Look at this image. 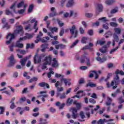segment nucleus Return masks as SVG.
<instances>
[{
  "mask_svg": "<svg viewBox=\"0 0 124 124\" xmlns=\"http://www.w3.org/2000/svg\"><path fill=\"white\" fill-rule=\"evenodd\" d=\"M121 80H120V77L119 75H116L113 78V80L111 82L110 86L112 87L113 90H115L118 88V86L120 85Z\"/></svg>",
  "mask_w": 124,
  "mask_h": 124,
  "instance_id": "1",
  "label": "nucleus"
},
{
  "mask_svg": "<svg viewBox=\"0 0 124 124\" xmlns=\"http://www.w3.org/2000/svg\"><path fill=\"white\" fill-rule=\"evenodd\" d=\"M87 55H88V53L86 52H85L84 55H82L81 57L80 62L81 63H84V62H85V60H86L87 65H88V66H91L92 64H91V62H90V59L87 57V56H86Z\"/></svg>",
  "mask_w": 124,
  "mask_h": 124,
  "instance_id": "2",
  "label": "nucleus"
},
{
  "mask_svg": "<svg viewBox=\"0 0 124 124\" xmlns=\"http://www.w3.org/2000/svg\"><path fill=\"white\" fill-rule=\"evenodd\" d=\"M46 55L45 54H36L34 57V63H39L41 62V59L45 58Z\"/></svg>",
  "mask_w": 124,
  "mask_h": 124,
  "instance_id": "3",
  "label": "nucleus"
},
{
  "mask_svg": "<svg viewBox=\"0 0 124 124\" xmlns=\"http://www.w3.org/2000/svg\"><path fill=\"white\" fill-rule=\"evenodd\" d=\"M55 78H61L60 79L61 83H62V81H63L65 86H67V79L64 78V76L58 73H56L55 75Z\"/></svg>",
  "mask_w": 124,
  "mask_h": 124,
  "instance_id": "4",
  "label": "nucleus"
},
{
  "mask_svg": "<svg viewBox=\"0 0 124 124\" xmlns=\"http://www.w3.org/2000/svg\"><path fill=\"white\" fill-rule=\"evenodd\" d=\"M70 32L72 35L74 34V38H76L77 35H78V30L76 29V26L73 25L71 28L69 29Z\"/></svg>",
  "mask_w": 124,
  "mask_h": 124,
  "instance_id": "5",
  "label": "nucleus"
},
{
  "mask_svg": "<svg viewBox=\"0 0 124 124\" xmlns=\"http://www.w3.org/2000/svg\"><path fill=\"white\" fill-rule=\"evenodd\" d=\"M44 64L51 65L52 62V56H51V55L46 56L44 59Z\"/></svg>",
  "mask_w": 124,
  "mask_h": 124,
  "instance_id": "6",
  "label": "nucleus"
},
{
  "mask_svg": "<svg viewBox=\"0 0 124 124\" xmlns=\"http://www.w3.org/2000/svg\"><path fill=\"white\" fill-rule=\"evenodd\" d=\"M10 63L8 66L11 67V66H13L16 63V60L14 59V55L13 54H11L10 58Z\"/></svg>",
  "mask_w": 124,
  "mask_h": 124,
  "instance_id": "7",
  "label": "nucleus"
},
{
  "mask_svg": "<svg viewBox=\"0 0 124 124\" xmlns=\"http://www.w3.org/2000/svg\"><path fill=\"white\" fill-rule=\"evenodd\" d=\"M9 36H11V38H10V40L9 41H7L6 42V45H8V44H10V43H11V41H12V39H14L15 38V35H14V34H11V33H9L6 37V38L7 39H8V37Z\"/></svg>",
  "mask_w": 124,
  "mask_h": 124,
  "instance_id": "8",
  "label": "nucleus"
},
{
  "mask_svg": "<svg viewBox=\"0 0 124 124\" xmlns=\"http://www.w3.org/2000/svg\"><path fill=\"white\" fill-rule=\"evenodd\" d=\"M113 40H112V46H115V45H116V42H119V36L116 33H114L113 34Z\"/></svg>",
  "mask_w": 124,
  "mask_h": 124,
  "instance_id": "9",
  "label": "nucleus"
},
{
  "mask_svg": "<svg viewBox=\"0 0 124 124\" xmlns=\"http://www.w3.org/2000/svg\"><path fill=\"white\" fill-rule=\"evenodd\" d=\"M52 63L51 64L52 67H54L55 68L58 67L59 65H60V64L59 63V62H58V60H57L56 58H53L52 59Z\"/></svg>",
  "mask_w": 124,
  "mask_h": 124,
  "instance_id": "10",
  "label": "nucleus"
},
{
  "mask_svg": "<svg viewBox=\"0 0 124 124\" xmlns=\"http://www.w3.org/2000/svg\"><path fill=\"white\" fill-rule=\"evenodd\" d=\"M55 9H56V8L55 7H51V11L52 13H50L49 14V17H55V16H58V15H59V14H58V13H57V12L55 11Z\"/></svg>",
  "mask_w": 124,
  "mask_h": 124,
  "instance_id": "11",
  "label": "nucleus"
},
{
  "mask_svg": "<svg viewBox=\"0 0 124 124\" xmlns=\"http://www.w3.org/2000/svg\"><path fill=\"white\" fill-rule=\"evenodd\" d=\"M72 117L73 119H77L78 116V113H77L78 112L77 108H72Z\"/></svg>",
  "mask_w": 124,
  "mask_h": 124,
  "instance_id": "12",
  "label": "nucleus"
},
{
  "mask_svg": "<svg viewBox=\"0 0 124 124\" xmlns=\"http://www.w3.org/2000/svg\"><path fill=\"white\" fill-rule=\"evenodd\" d=\"M31 56L29 55L28 56L26 57L25 58L21 59L20 60V63L22 65V66H25V62H27V61H28V60H29V59H30V58H31Z\"/></svg>",
  "mask_w": 124,
  "mask_h": 124,
  "instance_id": "13",
  "label": "nucleus"
},
{
  "mask_svg": "<svg viewBox=\"0 0 124 124\" xmlns=\"http://www.w3.org/2000/svg\"><path fill=\"white\" fill-rule=\"evenodd\" d=\"M23 31V26L22 25H19L16 26V30L15 31V34H19L21 31Z\"/></svg>",
  "mask_w": 124,
  "mask_h": 124,
  "instance_id": "14",
  "label": "nucleus"
},
{
  "mask_svg": "<svg viewBox=\"0 0 124 124\" xmlns=\"http://www.w3.org/2000/svg\"><path fill=\"white\" fill-rule=\"evenodd\" d=\"M96 60L97 62H99L100 63H103V62H105L107 61V58L106 57L101 58L100 57L98 56L96 58Z\"/></svg>",
  "mask_w": 124,
  "mask_h": 124,
  "instance_id": "15",
  "label": "nucleus"
},
{
  "mask_svg": "<svg viewBox=\"0 0 124 124\" xmlns=\"http://www.w3.org/2000/svg\"><path fill=\"white\" fill-rule=\"evenodd\" d=\"M39 86L42 88H45V87H46V89H50V85H49L48 83L44 82L39 83Z\"/></svg>",
  "mask_w": 124,
  "mask_h": 124,
  "instance_id": "16",
  "label": "nucleus"
},
{
  "mask_svg": "<svg viewBox=\"0 0 124 124\" xmlns=\"http://www.w3.org/2000/svg\"><path fill=\"white\" fill-rule=\"evenodd\" d=\"M103 9V6H102V4H98L97 7L96 9V13L102 12Z\"/></svg>",
  "mask_w": 124,
  "mask_h": 124,
  "instance_id": "17",
  "label": "nucleus"
},
{
  "mask_svg": "<svg viewBox=\"0 0 124 124\" xmlns=\"http://www.w3.org/2000/svg\"><path fill=\"white\" fill-rule=\"evenodd\" d=\"M115 2H116V0H106L105 1V3L108 5H111L115 3Z\"/></svg>",
  "mask_w": 124,
  "mask_h": 124,
  "instance_id": "18",
  "label": "nucleus"
},
{
  "mask_svg": "<svg viewBox=\"0 0 124 124\" xmlns=\"http://www.w3.org/2000/svg\"><path fill=\"white\" fill-rule=\"evenodd\" d=\"M49 30L52 33H54V32H57L58 31H59V29L57 27H49Z\"/></svg>",
  "mask_w": 124,
  "mask_h": 124,
  "instance_id": "19",
  "label": "nucleus"
},
{
  "mask_svg": "<svg viewBox=\"0 0 124 124\" xmlns=\"http://www.w3.org/2000/svg\"><path fill=\"white\" fill-rule=\"evenodd\" d=\"M99 51L100 52H101V53H102L103 54H105V53L107 52V46H104L102 47V48H100L99 49Z\"/></svg>",
  "mask_w": 124,
  "mask_h": 124,
  "instance_id": "20",
  "label": "nucleus"
},
{
  "mask_svg": "<svg viewBox=\"0 0 124 124\" xmlns=\"http://www.w3.org/2000/svg\"><path fill=\"white\" fill-rule=\"evenodd\" d=\"M25 36H24L25 37H26V40H27V39H31V38H32V37H33V34H30L29 33H26L25 34Z\"/></svg>",
  "mask_w": 124,
  "mask_h": 124,
  "instance_id": "21",
  "label": "nucleus"
},
{
  "mask_svg": "<svg viewBox=\"0 0 124 124\" xmlns=\"http://www.w3.org/2000/svg\"><path fill=\"white\" fill-rule=\"evenodd\" d=\"M74 0H69L68 3H67V7H71L73 4H74Z\"/></svg>",
  "mask_w": 124,
  "mask_h": 124,
  "instance_id": "22",
  "label": "nucleus"
},
{
  "mask_svg": "<svg viewBox=\"0 0 124 124\" xmlns=\"http://www.w3.org/2000/svg\"><path fill=\"white\" fill-rule=\"evenodd\" d=\"M86 87H90V88H95L96 84H94L93 82H89L87 83Z\"/></svg>",
  "mask_w": 124,
  "mask_h": 124,
  "instance_id": "23",
  "label": "nucleus"
},
{
  "mask_svg": "<svg viewBox=\"0 0 124 124\" xmlns=\"http://www.w3.org/2000/svg\"><path fill=\"white\" fill-rule=\"evenodd\" d=\"M73 104L74 105H76L77 106V108L78 110L81 109V103H78L77 102V101H75L74 102H73Z\"/></svg>",
  "mask_w": 124,
  "mask_h": 124,
  "instance_id": "24",
  "label": "nucleus"
},
{
  "mask_svg": "<svg viewBox=\"0 0 124 124\" xmlns=\"http://www.w3.org/2000/svg\"><path fill=\"white\" fill-rule=\"evenodd\" d=\"M6 15H10L12 17L14 16V14L12 11H10L9 9H6L5 11Z\"/></svg>",
  "mask_w": 124,
  "mask_h": 124,
  "instance_id": "25",
  "label": "nucleus"
},
{
  "mask_svg": "<svg viewBox=\"0 0 124 124\" xmlns=\"http://www.w3.org/2000/svg\"><path fill=\"white\" fill-rule=\"evenodd\" d=\"M112 103V99L109 97H108V101L106 102V105L107 106H110Z\"/></svg>",
  "mask_w": 124,
  "mask_h": 124,
  "instance_id": "26",
  "label": "nucleus"
},
{
  "mask_svg": "<svg viewBox=\"0 0 124 124\" xmlns=\"http://www.w3.org/2000/svg\"><path fill=\"white\" fill-rule=\"evenodd\" d=\"M118 74H120V75L124 76V72L122 70L120 71L119 69H117L116 71H115V75H118Z\"/></svg>",
  "mask_w": 124,
  "mask_h": 124,
  "instance_id": "27",
  "label": "nucleus"
},
{
  "mask_svg": "<svg viewBox=\"0 0 124 124\" xmlns=\"http://www.w3.org/2000/svg\"><path fill=\"white\" fill-rule=\"evenodd\" d=\"M114 31L116 34H120L122 32V29L119 28H114Z\"/></svg>",
  "mask_w": 124,
  "mask_h": 124,
  "instance_id": "28",
  "label": "nucleus"
},
{
  "mask_svg": "<svg viewBox=\"0 0 124 124\" xmlns=\"http://www.w3.org/2000/svg\"><path fill=\"white\" fill-rule=\"evenodd\" d=\"M73 102V99H71L70 98H68L67 101H66V105L68 106H70L72 103Z\"/></svg>",
  "mask_w": 124,
  "mask_h": 124,
  "instance_id": "29",
  "label": "nucleus"
},
{
  "mask_svg": "<svg viewBox=\"0 0 124 124\" xmlns=\"http://www.w3.org/2000/svg\"><path fill=\"white\" fill-rule=\"evenodd\" d=\"M16 47H17L18 48H20L22 49V48L24 47V44L20 43V42H17L16 44Z\"/></svg>",
  "mask_w": 124,
  "mask_h": 124,
  "instance_id": "30",
  "label": "nucleus"
},
{
  "mask_svg": "<svg viewBox=\"0 0 124 124\" xmlns=\"http://www.w3.org/2000/svg\"><path fill=\"white\" fill-rule=\"evenodd\" d=\"M38 25V21H35L33 25V29L35 30L34 31V32H37V31H38V28L36 27H37Z\"/></svg>",
  "mask_w": 124,
  "mask_h": 124,
  "instance_id": "31",
  "label": "nucleus"
},
{
  "mask_svg": "<svg viewBox=\"0 0 124 124\" xmlns=\"http://www.w3.org/2000/svg\"><path fill=\"white\" fill-rule=\"evenodd\" d=\"M118 103H119V104H122L123 103H124V96H121L120 97H119L118 99Z\"/></svg>",
  "mask_w": 124,
  "mask_h": 124,
  "instance_id": "32",
  "label": "nucleus"
},
{
  "mask_svg": "<svg viewBox=\"0 0 124 124\" xmlns=\"http://www.w3.org/2000/svg\"><path fill=\"white\" fill-rule=\"evenodd\" d=\"M34 47V44L32 43L31 44H27L26 46V49H29V48H30V49H32Z\"/></svg>",
  "mask_w": 124,
  "mask_h": 124,
  "instance_id": "33",
  "label": "nucleus"
},
{
  "mask_svg": "<svg viewBox=\"0 0 124 124\" xmlns=\"http://www.w3.org/2000/svg\"><path fill=\"white\" fill-rule=\"evenodd\" d=\"M78 42H79V40H76L72 44V45L70 46V48H74V47H75V46H76V45H77V44H78Z\"/></svg>",
  "mask_w": 124,
  "mask_h": 124,
  "instance_id": "34",
  "label": "nucleus"
},
{
  "mask_svg": "<svg viewBox=\"0 0 124 124\" xmlns=\"http://www.w3.org/2000/svg\"><path fill=\"white\" fill-rule=\"evenodd\" d=\"M90 50V51H93V48L90 47L89 46H85L82 48V50Z\"/></svg>",
  "mask_w": 124,
  "mask_h": 124,
  "instance_id": "35",
  "label": "nucleus"
},
{
  "mask_svg": "<svg viewBox=\"0 0 124 124\" xmlns=\"http://www.w3.org/2000/svg\"><path fill=\"white\" fill-rule=\"evenodd\" d=\"M16 6V2H14L10 7V9L13 10L14 13H16V11L15 10V6Z\"/></svg>",
  "mask_w": 124,
  "mask_h": 124,
  "instance_id": "36",
  "label": "nucleus"
},
{
  "mask_svg": "<svg viewBox=\"0 0 124 124\" xmlns=\"http://www.w3.org/2000/svg\"><path fill=\"white\" fill-rule=\"evenodd\" d=\"M109 25L111 27H113L114 28H117L119 26L116 22H112L109 23Z\"/></svg>",
  "mask_w": 124,
  "mask_h": 124,
  "instance_id": "37",
  "label": "nucleus"
},
{
  "mask_svg": "<svg viewBox=\"0 0 124 124\" xmlns=\"http://www.w3.org/2000/svg\"><path fill=\"white\" fill-rule=\"evenodd\" d=\"M87 40H88V38L83 37L81 39V43L82 44H86L87 43Z\"/></svg>",
  "mask_w": 124,
  "mask_h": 124,
  "instance_id": "38",
  "label": "nucleus"
},
{
  "mask_svg": "<svg viewBox=\"0 0 124 124\" xmlns=\"http://www.w3.org/2000/svg\"><path fill=\"white\" fill-rule=\"evenodd\" d=\"M33 9V4H31L29 6V9H28V13H31V12L32 11Z\"/></svg>",
  "mask_w": 124,
  "mask_h": 124,
  "instance_id": "39",
  "label": "nucleus"
},
{
  "mask_svg": "<svg viewBox=\"0 0 124 124\" xmlns=\"http://www.w3.org/2000/svg\"><path fill=\"white\" fill-rule=\"evenodd\" d=\"M27 100V98L25 96H23L19 99V103H23V102H25Z\"/></svg>",
  "mask_w": 124,
  "mask_h": 124,
  "instance_id": "40",
  "label": "nucleus"
},
{
  "mask_svg": "<svg viewBox=\"0 0 124 124\" xmlns=\"http://www.w3.org/2000/svg\"><path fill=\"white\" fill-rule=\"evenodd\" d=\"M99 21H101L103 23H105V22H108V19L106 18V17H102L101 18H99Z\"/></svg>",
  "mask_w": 124,
  "mask_h": 124,
  "instance_id": "41",
  "label": "nucleus"
},
{
  "mask_svg": "<svg viewBox=\"0 0 124 124\" xmlns=\"http://www.w3.org/2000/svg\"><path fill=\"white\" fill-rule=\"evenodd\" d=\"M62 82H60V81H56V83L55 84V88H58V87H62Z\"/></svg>",
  "mask_w": 124,
  "mask_h": 124,
  "instance_id": "42",
  "label": "nucleus"
},
{
  "mask_svg": "<svg viewBox=\"0 0 124 124\" xmlns=\"http://www.w3.org/2000/svg\"><path fill=\"white\" fill-rule=\"evenodd\" d=\"M56 21L59 26L61 27H63V25H64V24L62 23V21L60 20V19H56Z\"/></svg>",
  "mask_w": 124,
  "mask_h": 124,
  "instance_id": "43",
  "label": "nucleus"
},
{
  "mask_svg": "<svg viewBox=\"0 0 124 124\" xmlns=\"http://www.w3.org/2000/svg\"><path fill=\"white\" fill-rule=\"evenodd\" d=\"M31 25L30 24H28L27 26L25 27V30L26 31H31Z\"/></svg>",
  "mask_w": 124,
  "mask_h": 124,
  "instance_id": "44",
  "label": "nucleus"
},
{
  "mask_svg": "<svg viewBox=\"0 0 124 124\" xmlns=\"http://www.w3.org/2000/svg\"><path fill=\"white\" fill-rule=\"evenodd\" d=\"M36 81H37V78L34 77L29 80V83H32V82H36Z\"/></svg>",
  "mask_w": 124,
  "mask_h": 124,
  "instance_id": "45",
  "label": "nucleus"
},
{
  "mask_svg": "<svg viewBox=\"0 0 124 124\" xmlns=\"http://www.w3.org/2000/svg\"><path fill=\"white\" fill-rule=\"evenodd\" d=\"M0 115H3V114L4 113V110H5V108L3 107H0Z\"/></svg>",
  "mask_w": 124,
  "mask_h": 124,
  "instance_id": "46",
  "label": "nucleus"
},
{
  "mask_svg": "<svg viewBox=\"0 0 124 124\" xmlns=\"http://www.w3.org/2000/svg\"><path fill=\"white\" fill-rule=\"evenodd\" d=\"M43 36V33H42V32L40 31L39 32V34H38L37 37L36 38L37 39H39L40 40H41V36Z\"/></svg>",
  "mask_w": 124,
  "mask_h": 124,
  "instance_id": "47",
  "label": "nucleus"
},
{
  "mask_svg": "<svg viewBox=\"0 0 124 124\" xmlns=\"http://www.w3.org/2000/svg\"><path fill=\"white\" fill-rule=\"evenodd\" d=\"M112 75H113V74L112 73H108L107 77L106 79H105V82H107V81H108V80H109V79H110V77H111V76H112Z\"/></svg>",
  "mask_w": 124,
  "mask_h": 124,
  "instance_id": "48",
  "label": "nucleus"
},
{
  "mask_svg": "<svg viewBox=\"0 0 124 124\" xmlns=\"http://www.w3.org/2000/svg\"><path fill=\"white\" fill-rule=\"evenodd\" d=\"M41 48H44V49H49V47H48V44H43L41 46Z\"/></svg>",
  "mask_w": 124,
  "mask_h": 124,
  "instance_id": "49",
  "label": "nucleus"
},
{
  "mask_svg": "<svg viewBox=\"0 0 124 124\" xmlns=\"http://www.w3.org/2000/svg\"><path fill=\"white\" fill-rule=\"evenodd\" d=\"M64 33V29L62 28H61V30L59 33V35L60 36H62V35H63Z\"/></svg>",
  "mask_w": 124,
  "mask_h": 124,
  "instance_id": "50",
  "label": "nucleus"
},
{
  "mask_svg": "<svg viewBox=\"0 0 124 124\" xmlns=\"http://www.w3.org/2000/svg\"><path fill=\"white\" fill-rule=\"evenodd\" d=\"M85 16L87 18H92V17H93V15L92 13H86L85 14Z\"/></svg>",
  "mask_w": 124,
  "mask_h": 124,
  "instance_id": "51",
  "label": "nucleus"
},
{
  "mask_svg": "<svg viewBox=\"0 0 124 124\" xmlns=\"http://www.w3.org/2000/svg\"><path fill=\"white\" fill-rule=\"evenodd\" d=\"M65 93H63L60 97V99H64L66 98V95Z\"/></svg>",
  "mask_w": 124,
  "mask_h": 124,
  "instance_id": "52",
  "label": "nucleus"
},
{
  "mask_svg": "<svg viewBox=\"0 0 124 124\" xmlns=\"http://www.w3.org/2000/svg\"><path fill=\"white\" fill-rule=\"evenodd\" d=\"M118 49H119V47L117 46L115 48L111 49L109 52V54H113V53H114V52H116V51H117Z\"/></svg>",
  "mask_w": 124,
  "mask_h": 124,
  "instance_id": "53",
  "label": "nucleus"
},
{
  "mask_svg": "<svg viewBox=\"0 0 124 124\" xmlns=\"http://www.w3.org/2000/svg\"><path fill=\"white\" fill-rule=\"evenodd\" d=\"M80 118L81 119H85V118H86V116H85V114H84V112L83 111H80Z\"/></svg>",
  "mask_w": 124,
  "mask_h": 124,
  "instance_id": "54",
  "label": "nucleus"
},
{
  "mask_svg": "<svg viewBox=\"0 0 124 124\" xmlns=\"http://www.w3.org/2000/svg\"><path fill=\"white\" fill-rule=\"evenodd\" d=\"M2 28L3 29L6 28V30H8L9 29H10V25H8L7 23H6Z\"/></svg>",
  "mask_w": 124,
  "mask_h": 124,
  "instance_id": "55",
  "label": "nucleus"
},
{
  "mask_svg": "<svg viewBox=\"0 0 124 124\" xmlns=\"http://www.w3.org/2000/svg\"><path fill=\"white\" fill-rule=\"evenodd\" d=\"M91 72L93 73H94V74H95V79H98V74L97 73V72H96V71H91Z\"/></svg>",
  "mask_w": 124,
  "mask_h": 124,
  "instance_id": "56",
  "label": "nucleus"
},
{
  "mask_svg": "<svg viewBox=\"0 0 124 124\" xmlns=\"http://www.w3.org/2000/svg\"><path fill=\"white\" fill-rule=\"evenodd\" d=\"M23 5H24V1H22L17 4V8H20V7H22Z\"/></svg>",
  "mask_w": 124,
  "mask_h": 124,
  "instance_id": "57",
  "label": "nucleus"
},
{
  "mask_svg": "<svg viewBox=\"0 0 124 124\" xmlns=\"http://www.w3.org/2000/svg\"><path fill=\"white\" fill-rule=\"evenodd\" d=\"M16 105H15V103H11L10 106V109H14L15 108H16Z\"/></svg>",
  "mask_w": 124,
  "mask_h": 124,
  "instance_id": "58",
  "label": "nucleus"
},
{
  "mask_svg": "<svg viewBox=\"0 0 124 124\" xmlns=\"http://www.w3.org/2000/svg\"><path fill=\"white\" fill-rule=\"evenodd\" d=\"M105 44V41H99L97 42V44H99L100 46H102V45Z\"/></svg>",
  "mask_w": 124,
  "mask_h": 124,
  "instance_id": "59",
  "label": "nucleus"
},
{
  "mask_svg": "<svg viewBox=\"0 0 124 124\" xmlns=\"http://www.w3.org/2000/svg\"><path fill=\"white\" fill-rule=\"evenodd\" d=\"M87 33L90 35V36H92V35H93V30H89L88 31V32Z\"/></svg>",
  "mask_w": 124,
  "mask_h": 124,
  "instance_id": "60",
  "label": "nucleus"
},
{
  "mask_svg": "<svg viewBox=\"0 0 124 124\" xmlns=\"http://www.w3.org/2000/svg\"><path fill=\"white\" fill-rule=\"evenodd\" d=\"M117 12H118V9H113L110 11L111 14H114L115 13H117Z\"/></svg>",
  "mask_w": 124,
  "mask_h": 124,
  "instance_id": "61",
  "label": "nucleus"
},
{
  "mask_svg": "<svg viewBox=\"0 0 124 124\" xmlns=\"http://www.w3.org/2000/svg\"><path fill=\"white\" fill-rule=\"evenodd\" d=\"M1 93H5L6 94H7V95H9V96L11 95V93H10V92L7 91H3L1 92Z\"/></svg>",
  "mask_w": 124,
  "mask_h": 124,
  "instance_id": "62",
  "label": "nucleus"
},
{
  "mask_svg": "<svg viewBox=\"0 0 124 124\" xmlns=\"http://www.w3.org/2000/svg\"><path fill=\"white\" fill-rule=\"evenodd\" d=\"M89 102H90V103H93V104L96 103V101L93 98L89 99Z\"/></svg>",
  "mask_w": 124,
  "mask_h": 124,
  "instance_id": "63",
  "label": "nucleus"
},
{
  "mask_svg": "<svg viewBox=\"0 0 124 124\" xmlns=\"http://www.w3.org/2000/svg\"><path fill=\"white\" fill-rule=\"evenodd\" d=\"M79 31L81 34H84L85 33V31H84V29L82 27L79 28Z\"/></svg>",
  "mask_w": 124,
  "mask_h": 124,
  "instance_id": "64",
  "label": "nucleus"
}]
</instances>
